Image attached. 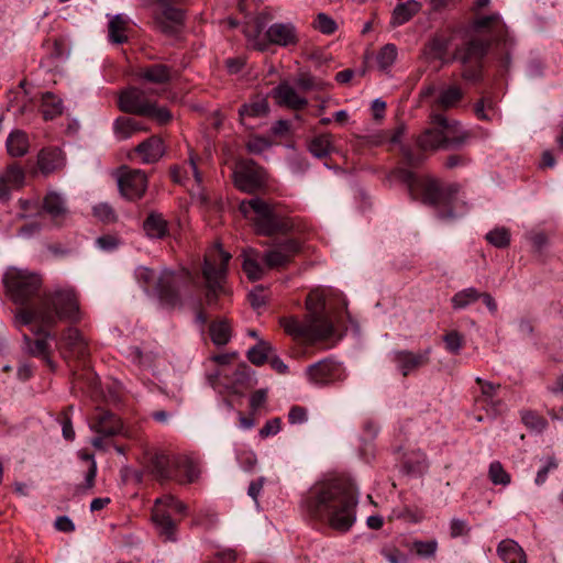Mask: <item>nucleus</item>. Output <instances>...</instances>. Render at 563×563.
I'll return each mask as SVG.
<instances>
[{"mask_svg": "<svg viewBox=\"0 0 563 563\" xmlns=\"http://www.w3.org/2000/svg\"><path fill=\"white\" fill-rule=\"evenodd\" d=\"M489 45V42L486 40L472 38L455 49L453 58L459 60L462 65L483 62Z\"/></svg>", "mask_w": 563, "mask_h": 563, "instance_id": "nucleus-23", "label": "nucleus"}, {"mask_svg": "<svg viewBox=\"0 0 563 563\" xmlns=\"http://www.w3.org/2000/svg\"><path fill=\"white\" fill-rule=\"evenodd\" d=\"M40 322L45 327H55L59 321H75L79 314V301L71 287H56L45 291L40 300Z\"/></svg>", "mask_w": 563, "mask_h": 563, "instance_id": "nucleus-3", "label": "nucleus"}, {"mask_svg": "<svg viewBox=\"0 0 563 563\" xmlns=\"http://www.w3.org/2000/svg\"><path fill=\"white\" fill-rule=\"evenodd\" d=\"M274 92L278 102L291 110H301L308 104V100L299 96L296 89L288 82H280L274 89Z\"/></svg>", "mask_w": 563, "mask_h": 563, "instance_id": "nucleus-30", "label": "nucleus"}, {"mask_svg": "<svg viewBox=\"0 0 563 563\" xmlns=\"http://www.w3.org/2000/svg\"><path fill=\"white\" fill-rule=\"evenodd\" d=\"M280 325L294 339H306L311 342V329L309 328L308 318L305 322H301L295 317H285L280 319Z\"/></svg>", "mask_w": 563, "mask_h": 563, "instance_id": "nucleus-39", "label": "nucleus"}, {"mask_svg": "<svg viewBox=\"0 0 563 563\" xmlns=\"http://www.w3.org/2000/svg\"><path fill=\"white\" fill-rule=\"evenodd\" d=\"M308 319L311 329V342L328 339L333 334V324L323 312L308 316Z\"/></svg>", "mask_w": 563, "mask_h": 563, "instance_id": "nucleus-34", "label": "nucleus"}, {"mask_svg": "<svg viewBox=\"0 0 563 563\" xmlns=\"http://www.w3.org/2000/svg\"><path fill=\"white\" fill-rule=\"evenodd\" d=\"M521 421L529 430L537 433L542 432L548 427L547 420L531 410L521 412Z\"/></svg>", "mask_w": 563, "mask_h": 563, "instance_id": "nucleus-54", "label": "nucleus"}, {"mask_svg": "<svg viewBox=\"0 0 563 563\" xmlns=\"http://www.w3.org/2000/svg\"><path fill=\"white\" fill-rule=\"evenodd\" d=\"M62 346L69 356L75 358H84L88 353V346L85 338L79 330L68 328L62 335Z\"/></svg>", "mask_w": 563, "mask_h": 563, "instance_id": "nucleus-26", "label": "nucleus"}, {"mask_svg": "<svg viewBox=\"0 0 563 563\" xmlns=\"http://www.w3.org/2000/svg\"><path fill=\"white\" fill-rule=\"evenodd\" d=\"M300 251L301 244L298 240L286 239L268 250L264 254L263 261L267 268L283 267L288 265Z\"/></svg>", "mask_w": 563, "mask_h": 563, "instance_id": "nucleus-17", "label": "nucleus"}, {"mask_svg": "<svg viewBox=\"0 0 563 563\" xmlns=\"http://www.w3.org/2000/svg\"><path fill=\"white\" fill-rule=\"evenodd\" d=\"M153 92V90L129 87L122 90L119 96V109L125 113L144 115L151 110L152 100H150L148 95Z\"/></svg>", "mask_w": 563, "mask_h": 563, "instance_id": "nucleus-16", "label": "nucleus"}, {"mask_svg": "<svg viewBox=\"0 0 563 563\" xmlns=\"http://www.w3.org/2000/svg\"><path fill=\"white\" fill-rule=\"evenodd\" d=\"M295 84L302 91H323L330 86L328 82L308 73L299 74L295 79Z\"/></svg>", "mask_w": 563, "mask_h": 563, "instance_id": "nucleus-46", "label": "nucleus"}, {"mask_svg": "<svg viewBox=\"0 0 563 563\" xmlns=\"http://www.w3.org/2000/svg\"><path fill=\"white\" fill-rule=\"evenodd\" d=\"M413 550L416 551L417 555L421 558H433L438 550V542L435 540L415 541Z\"/></svg>", "mask_w": 563, "mask_h": 563, "instance_id": "nucleus-59", "label": "nucleus"}, {"mask_svg": "<svg viewBox=\"0 0 563 563\" xmlns=\"http://www.w3.org/2000/svg\"><path fill=\"white\" fill-rule=\"evenodd\" d=\"M497 553L505 563H527L525 551L512 539H506L499 542Z\"/></svg>", "mask_w": 563, "mask_h": 563, "instance_id": "nucleus-35", "label": "nucleus"}, {"mask_svg": "<svg viewBox=\"0 0 563 563\" xmlns=\"http://www.w3.org/2000/svg\"><path fill=\"white\" fill-rule=\"evenodd\" d=\"M266 26V16L264 14H258L253 19L252 22L247 23L243 33L247 38V42L257 51L264 52L268 48V43H266V37H261L262 32Z\"/></svg>", "mask_w": 563, "mask_h": 563, "instance_id": "nucleus-29", "label": "nucleus"}, {"mask_svg": "<svg viewBox=\"0 0 563 563\" xmlns=\"http://www.w3.org/2000/svg\"><path fill=\"white\" fill-rule=\"evenodd\" d=\"M463 98V91L460 87L453 85L442 89L433 102V106L443 110H448L457 106Z\"/></svg>", "mask_w": 563, "mask_h": 563, "instance_id": "nucleus-41", "label": "nucleus"}, {"mask_svg": "<svg viewBox=\"0 0 563 563\" xmlns=\"http://www.w3.org/2000/svg\"><path fill=\"white\" fill-rule=\"evenodd\" d=\"M268 112V103L266 100H258L252 103L243 104L239 114L243 124H246L247 118H262Z\"/></svg>", "mask_w": 563, "mask_h": 563, "instance_id": "nucleus-47", "label": "nucleus"}, {"mask_svg": "<svg viewBox=\"0 0 563 563\" xmlns=\"http://www.w3.org/2000/svg\"><path fill=\"white\" fill-rule=\"evenodd\" d=\"M358 493L354 483L345 477L316 484L307 494L302 506L307 514L336 531H349L356 520Z\"/></svg>", "mask_w": 563, "mask_h": 563, "instance_id": "nucleus-1", "label": "nucleus"}, {"mask_svg": "<svg viewBox=\"0 0 563 563\" xmlns=\"http://www.w3.org/2000/svg\"><path fill=\"white\" fill-rule=\"evenodd\" d=\"M266 43L280 47L295 46L299 42L297 29L292 23H274L265 32Z\"/></svg>", "mask_w": 563, "mask_h": 563, "instance_id": "nucleus-22", "label": "nucleus"}, {"mask_svg": "<svg viewBox=\"0 0 563 563\" xmlns=\"http://www.w3.org/2000/svg\"><path fill=\"white\" fill-rule=\"evenodd\" d=\"M63 111L62 101L53 93L46 92L43 95L42 114L45 120H52L59 115Z\"/></svg>", "mask_w": 563, "mask_h": 563, "instance_id": "nucleus-50", "label": "nucleus"}, {"mask_svg": "<svg viewBox=\"0 0 563 563\" xmlns=\"http://www.w3.org/2000/svg\"><path fill=\"white\" fill-rule=\"evenodd\" d=\"M146 128L131 117H119L113 123V132L118 140L123 141Z\"/></svg>", "mask_w": 563, "mask_h": 563, "instance_id": "nucleus-37", "label": "nucleus"}, {"mask_svg": "<svg viewBox=\"0 0 563 563\" xmlns=\"http://www.w3.org/2000/svg\"><path fill=\"white\" fill-rule=\"evenodd\" d=\"M22 340L23 349L29 355L42 358L49 367L54 366L51 357V345L48 343V339L37 338L32 340L24 333Z\"/></svg>", "mask_w": 563, "mask_h": 563, "instance_id": "nucleus-32", "label": "nucleus"}, {"mask_svg": "<svg viewBox=\"0 0 563 563\" xmlns=\"http://www.w3.org/2000/svg\"><path fill=\"white\" fill-rule=\"evenodd\" d=\"M25 170L18 164H9L0 175V202H8L11 199V190H19L25 183Z\"/></svg>", "mask_w": 563, "mask_h": 563, "instance_id": "nucleus-19", "label": "nucleus"}, {"mask_svg": "<svg viewBox=\"0 0 563 563\" xmlns=\"http://www.w3.org/2000/svg\"><path fill=\"white\" fill-rule=\"evenodd\" d=\"M5 145L10 156L22 157L29 152V136L22 130H14L9 134Z\"/></svg>", "mask_w": 563, "mask_h": 563, "instance_id": "nucleus-38", "label": "nucleus"}, {"mask_svg": "<svg viewBox=\"0 0 563 563\" xmlns=\"http://www.w3.org/2000/svg\"><path fill=\"white\" fill-rule=\"evenodd\" d=\"M260 252L255 249H247L243 251V271L247 278L255 282L260 280L265 273L264 267L260 263Z\"/></svg>", "mask_w": 563, "mask_h": 563, "instance_id": "nucleus-36", "label": "nucleus"}, {"mask_svg": "<svg viewBox=\"0 0 563 563\" xmlns=\"http://www.w3.org/2000/svg\"><path fill=\"white\" fill-rule=\"evenodd\" d=\"M143 230L150 239H164L168 235V222L159 212L152 211L143 222Z\"/></svg>", "mask_w": 563, "mask_h": 563, "instance_id": "nucleus-33", "label": "nucleus"}, {"mask_svg": "<svg viewBox=\"0 0 563 563\" xmlns=\"http://www.w3.org/2000/svg\"><path fill=\"white\" fill-rule=\"evenodd\" d=\"M208 379L214 388L221 385L231 394L243 395L250 388V367L246 364H241L231 374H223L218 371L214 374H210Z\"/></svg>", "mask_w": 563, "mask_h": 563, "instance_id": "nucleus-13", "label": "nucleus"}, {"mask_svg": "<svg viewBox=\"0 0 563 563\" xmlns=\"http://www.w3.org/2000/svg\"><path fill=\"white\" fill-rule=\"evenodd\" d=\"M393 175L407 185L412 199H419L422 203L428 206L446 208V211L440 213V218L453 219L456 217L453 208L457 199V185L451 184L442 186L437 178L431 176H417L406 168H398Z\"/></svg>", "mask_w": 563, "mask_h": 563, "instance_id": "nucleus-2", "label": "nucleus"}, {"mask_svg": "<svg viewBox=\"0 0 563 563\" xmlns=\"http://www.w3.org/2000/svg\"><path fill=\"white\" fill-rule=\"evenodd\" d=\"M211 341L216 345H225L231 340L232 329L227 319L212 321L209 325Z\"/></svg>", "mask_w": 563, "mask_h": 563, "instance_id": "nucleus-42", "label": "nucleus"}, {"mask_svg": "<svg viewBox=\"0 0 563 563\" xmlns=\"http://www.w3.org/2000/svg\"><path fill=\"white\" fill-rule=\"evenodd\" d=\"M380 553L389 563H407L406 555L395 547H384Z\"/></svg>", "mask_w": 563, "mask_h": 563, "instance_id": "nucleus-64", "label": "nucleus"}, {"mask_svg": "<svg viewBox=\"0 0 563 563\" xmlns=\"http://www.w3.org/2000/svg\"><path fill=\"white\" fill-rule=\"evenodd\" d=\"M187 506L172 495H165L155 500L152 520L164 541H176L177 523L172 514L185 515Z\"/></svg>", "mask_w": 563, "mask_h": 563, "instance_id": "nucleus-9", "label": "nucleus"}, {"mask_svg": "<svg viewBox=\"0 0 563 563\" xmlns=\"http://www.w3.org/2000/svg\"><path fill=\"white\" fill-rule=\"evenodd\" d=\"M422 4L417 0H407L397 3L391 12L389 24L398 27L409 22L416 14L420 12Z\"/></svg>", "mask_w": 563, "mask_h": 563, "instance_id": "nucleus-31", "label": "nucleus"}, {"mask_svg": "<svg viewBox=\"0 0 563 563\" xmlns=\"http://www.w3.org/2000/svg\"><path fill=\"white\" fill-rule=\"evenodd\" d=\"M475 382L481 388V395L475 398L476 405L484 409L487 415L496 417L504 408L503 401L498 398L500 385L484 380L481 377H477Z\"/></svg>", "mask_w": 563, "mask_h": 563, "instance_id": "nucleus-18", "label": "nucleus"}, {"mask_svg": "<svg viewBox=\"0 0 563 563\" xmlns=\"http://www.w3.org/2000/svg\"><path fill=\"white\" fill-rule=\"evenodd\" d=\"M443 342L446 351L454 355H457L464 345L463 335L454 330L443 336Z\"/></svg>", "mask_w": 563, "mask_h": 563, "instance_id": "nucleus-56", "label": "nucleus"}, {"mask_svg": "<svg viewBox=\"0 0 563 563\" xmlns=\"http://www.w3.org/2000/svg\"><path fill=\"white\" fill-rule=\"evenodd\" d=\"M147 468L159 482L175 481L179 484H188L195 482L200 475L199 466L191 457L164 452L154 453L150 457Z\"/></svg>", "mask_w": 563, "mask_h": 563, "instance_id": "nucleus-6", "label": "nucleus"}, {"mask_svg": "<svg viewBox=\"0 0 563 563\" xmlns=\"http://www.w3.org/2000/svg\"><path fill=\"white\" fill-rule=\"evenodd\" d=\"M147 176L140 169L122 167L118 177L121 195L129 200L141 199L147 188Z\"/></svg>", "mask_w": 563, "mask_h": 563, "instance_id": "nucleus-15", "label": "nucleus"}, {"mask_svg": "<svg viewBox=\"0 0 563 563\" xmlns=\"http://www.w3.org/2000/svg\"><path fill=\"white\" fill-rule=\"evenodd\" d=\"M79 457L84 461H87L89 462V467H88V471L85 475V485L84 487L86 489H91L95 485V479H96V476H97V463L95 461V457L92 454H89V453H86V452H80L79 453Z\"/></svg>", "mask_w": 563, "mask_h": 563, "instance_id": "nucleus-58", "label": "nucleus"}, {"mask_svg": "<svg viewBox=\"0 0 563 563\" xmlns=\"http://www.w3.org/2000/svg\"><path fill=\"white\" fill-rule=\"evenodd\" d=\"M488 477L494 485L507 486L511 482V476L505 471L503 464L499 461L490 463L488 468Z\"/></svg>", "mask_w": 563, "mask_h": 563, "instance_id": "nucleus-53", "label": "nucleus"}, {"mask_svg": "<svg viewBox=\"0 0 563 563\" xmlns=\"http://www.w3.org/2000/svg\"><path fill=\"white\" fill-rule=\"evenodd\" d=\"M430 119L434 126L426 129L416 139L417 146L423 152L445 148V130L449 129V120L441 113H431Z\"/></svg>", "mask_w": 563, "mask_h": 563, "instance_id": "nucleus-12", "label": "nucleus"}, {"mask_svg": "<svg viewBox=\"0 0 563 563\" xmlns=\"http://www.w3.org/2000/svg\"><path fill=\"white\" fill-rule=\"evenodd\" d=\"M239 210L244 217L254 213L253 224L257 234L273 236L277 233H288L294 230L291 218L282 214L273 205L260 197L242 200Z\"/></svg>", "mask_w": 563, "mask_h": 563, "instance_id": "nucleus-5", "label": "nucleus"}, {"mask_svg": "<svg viewBox=\"0 0 563 563\" xmlns=\"http://www.w3.org/2000/svg\"><path fill=\"white\" fill-rule=\"evenodd\" d=\"M397 58V47L395 44L384 45L377 54V64L379 69L387 71L394 65Z\"/></svg>", "mask_w": 563, "mask_h": 563, "instance_id": "nucleus-52", "label": "nucleus"}, {"mask_svg": "<svg viewBox=\"0 0 563 563\" xmlns=\"http://www.w3.org/2000/svg\"><path fill=\"white\" fill-rule=\"evenodd\" d=\"M457 125V122H449V129L445 130V148L459 150L473 137L471 131L460 129Z\"/></svg>", "mask_w": 563, "mask_h": 563, "instance_id": "nucleus-40", "label": "nucleus"}, {"mask_svg": "<svg viewBox=\"0 0 563 563\" xmlns=\"http://www.w3.org/2000/svg\"><path fill=\"white\" fill-rule=\"evenodd\" d=\"M306 375L311 384L327 386L346 378L342 364L331 357L323 358L309 365Z\"/></svg>", "mask_w": 563, "mask_h": 563, "instance_id": "nucleus-11", "label": "nucleus"}, {"mask_svg": "<svg viewBox=\"0 0 563 563\" xmlns=\"http://www.w3.org/2000/svg\"><path fill=\"white\" fill-rule=\"evenodd\" d=\"M308 148L317 158L327 157L333 150L332 135L325 133L314 136L310 141Z\"/></svg>", "mask_w": 563, "mask_h": 563, "instance_id": "nucleus-44", "label": "nucleus"}, {"mask_svg": "<svg viewBox=\"0 0 563 563\" xmlns=\"http://www.w3.org/2000/svg\"><path fill=\"white\" fill-rule=\"evenodd\" d=\"M482 69H483V63L482 62H477V63H471L468 65H463V70H462V77L463 79L467 80V81H472V82H477L479 80H482Z\"/></svg>", "mask_w": 563, "mask_h": 563, "instance_id": "nucleus-61", "label": "nucleus"}, {"mask_svg": "<svg viewBox=\"0 0 563 563\" xmlns=\"http://www.w3.org/2000/svg\"><path fill=\"white\" fill-rule=\"evenodd\" d=\"M486 240L498 249H505L510 244V232L506 228H497L486 234Z\"/></svg>", "mask_w": 563, "mask_h": 563, "instance_id": "nucleus-55", "label": "nucleus"}, {"mask_svg": "<svg viewBox=\"0 0 563 563\" xmlns=\"http://www.w3.org/2000/svg\"><path fill=\"white\" fill-rule=\"evenodd\" d=\"M481 298V291L475 287H468L454 294L451 299L454 309H465Z\"/></svg>", "mask_w": 563, "mask_h": 563, "instance_id": "nucleus-45", "label": "nucleus"}, {"mask_svg": "<svg viewBox=\"0 0 563 563\" xmlns=\"http://www.w3.org/2000/svg\"><path fill=\"white\" fill-rule=\"evenodd\" d=\"M93 216L106 223H111L117 220L115 211L109 203L106 202L96 205L93 207Z\"/></svg>", "mask_w": 563, "mask_h": 563, "instance_id": "nucleus-60", "label": "nucleus"}, {"mask_svg": "<svg viewBox=\"0 0 563 563\" xmlns=\"http://www.w3.org/2000/svg\"><path fill=\"white\" fill-rule=\"evenodd\" d=\"M231 254L220 244L214 245L205 257L202 275L206 280L205 301L210 308H218V298L228 295L224 287Z\"/></svg>", "mask_w": 563, "mask_h": 563, "instance_id": "nucleus-7", "label": "nucleus"}, {"mask_svg": "<svg viewBox=\"0 0 563 563\" xmlns=\"http://www.w3.org/2000/svg\"><path fill=\"white\" fill-rule=\"evenodd\" d=\"M43 211L47 213L52 220H63L68 214V207L65 197L56 190H48L43 198Z\"/></svg>", "mask_w": 563, "mask_h": 563, "instance_id": "nucleus-27", "label": "nucleus"}, {"mask_svg": "<svg viewBox=\"0 0 563 563\" xmlns=\"http://www.w3.org/2000/svg\"><path fill=\"white\" fill-rule=\"evenodd\" d=\"M234 186L246 194H255L267 185L266 170L253 159H242L233 170Z\"/></svg>", "mask_w": 563, "mask_h": 563, "instance_id": "nucleus-10", "label": "nucleus"}, {"mask_svg": "<svg viewBox=\"0 0 563 563\" xmlns=\"http://www.w3.org/2000/svg\"><path fill=\"white\" fill-rule=\"evenodd\" d=\"M156 27L166 35H176L185 22V12L173 5L163 7L154 18Z\"/></svg>", "mask_w": 563, "mask_h": 563, "instance_id": "nucleus-21", "label": "nucleus"}, {"mask_svg": "<svg viewBox=\"0 0 563 563\" xmlns=\"http://www.w3.org/2000/svg\"><path fill=\"white\" fill-rule=\"evenodd\" d=\"M135 77L145 82L166 85L172 80V67L165 64H151L141 67Z\"/></svg>", "mask_w": 563, "mask_h": 563, "instance_id": "nucleus-25", "label": "nucleus"}, {"mask_svg": "<svg viewBox=\"0 0 563 563\" xmlns=\"http://www.w3.org/2000/svg\"><path fill=\"white\" fill-rule=\"evenodd\" d=\"M236 552L233 549H223L217 551L206 563H234Z\"/></svg>", "mask_w": 563, "mask_h": 563, "instance_id": "nucleus-63", "label": "nucleus"}, {"mask_svg": "<svg viewBox=\"0 0 563 563\" xmlns=\"http://www.w3.org/2000/svg\"><path fill=\"white\" fill-rule=\"evenodd\" d=\"M37 166L42 174L48 175L65 166V157L57 147L43 148L37 155Z\"/></svg>", "mask_w": 563, "mask_h": 563, "instance_id": "nucleus-28", "label": "nucleus"}, {"mask_svg": "<svg viewBox=\"0 0 563 563\" xmlns=\"http://www.w3.org/2000/svg\"><path fill=\"white\" fill-rule=\"evenodd\" d=\"M3 285L10 300L21 307H26L38 296L42 278L27 269L10 267L3 275Z\"/></svg>", "mask_w": 563, "mask_h": 563, "instance_id": "nucleus-8", "label": "nucleus"}, {"mask_svg": "<svg viewBox=\"0 0 563 563\" xmlns=\"http://www.w3.org/2000/svg\"><path fill=\"white\" fill-rule=\"evenodd\" d=\"M143 117H148L162 125L168 123L173 118L170 111L166 107H159L154 101L151 103V110Z\"/></svg>", "mask_w": 563, "mask_h": 563, "instance_id": "nucleus-57", "label": "nucleus"}, {"mask_svg": "<svg viewBox=\"0 0 563 563\" xmlns=\"http://www.w3.org/2000/svg\"><path fill=\"white\" fill-rule=\"evenodd\" d=\"M38 311H40L38 302L32 308L23 307L21 309H18L16 312L14 313V318H13L14 327L20 329L21 327L30 325L34 320H37L40 322Z\"/></svg>", "mask_w": 563, "mask_h": 563, "instance_id": "nucleus-49", "label": "nucleus"}, {"mask_svg": "<svg viewBox=\"0 0 563 563\" xmlns=\"http://www.w3.org/2000/svg\"><path fill=\"white\" fill-rule=\"evenodd\" d=\"M137 283L148 291L154 288L155 294L163 306L175 308L180 305V288L185 284L184 273L174 272L168 268L156 272L146 266H139L134 272Z\"/></svg>", "mask_w": 563, "mask_h": 563, "instance_id": "nucleus-4", "label": "nucleus"}, {"mask_svg": "<svg viewBox=\"0 0 563 563\" xmlns=\"http://www.w3.org/2000/svg\"><path fill=\"white\" fill-rule=\"evenodd\" d=\"M89 428L91 431L103 437H114L121 433L123 424L117 415L109 410L97 408Z\"/></svg>", "mask_w": 563, "mask_h": 563, "instance_id": "nucleus-20", "label": "nucleus"}, {"mask_svg": "<svg viewBox=\"0 0 563 563\" xmlns=\"http://www.w3.org/2000/svg\"><path fill=\"white\" fill-rule=\"evenodd\" d=\"M335 21L330 18L325 13H319L316 20V29H318L321 33L330 35L333 34L336 30Z\"/></svg>", "mask_w": 563, "mask_h": 563, "instance_id": "nucleus-62", "label": "nucleus"}, {"mask_svg": "<svg viewBox=\"0 0 563 563\" xmlns=\"http://www.w3.org/2000/svg\"><path fill=\"white\" fill-rule=\"evenodd\" d=\"M73 411H74V406L69 405L62 410V412L59 413V417L57 419L62 426L63 438L66 441H74L75 437H76V433H75V430L73 427V421H71Z\"/></svg>", "mask_w": 563, "mask_h": 563, "instance_id": "nucleus-51", "label": "nucleus"}, {"mask_svg": "<svg viewBox=\"0 0 563 563\" xmlns=\"http://www.w3.org/2000/svg\"><path fill=\"white\" fill-rule=\"evenodd\" d=\"M432 349L429 346L422 351L396 350L390 354V360L396 369L407 377L430 363Z\"/></svg>", "mask_w": 563, "mask_h": 563, "instance_id": "nucleus-14", "label": "nucleus"}, {"mask_svg": "<svg viewBox=\"0 0 563 563\" xmlns=\"http://www.w3.org/2000/svg\"><path fill=\"white\" fill-rule=\"evenodd\" d=\"M135 152L141 156L143 164H154L164 156L165 145L159 136L152 135L141 142L135 147Z\"/></svg>", "mask_w": 563, "mask_h": 563, "instance_id": "nucleus-24", "label": "nucleus"}, {"mask_svg": "<svg viewBox=\"0 0 563 563\" xmlns=\"http://www.w3.org/2000/svg\"><path fill=\"white\" fill-rule=\"evenodd\" d=\"M126 25L128 20L122 14L113 15L108 25L109 40L114 44L125 43L128 41Z\"/></svg>", "mask_w": 563, "mask_h": 563, "instance_id": "nucleus-43", "label": "nucleus"}, {"mask_svg": "<svg viewBox=\"0 0 563 563\" xmlns=\"http://www.w3.org/2000/svg\"><path fill=\"white\" fill-rule=\"evenodd\" d=\"M272 350L273 347L268 342L260 341L247 351V358L252 364L261 366L268 361Z\"/></svg>", "mask_w": 563, "mask_h": 563, "instance_id": "nucleus-48", "label": "nucleus"}]
</instances>
